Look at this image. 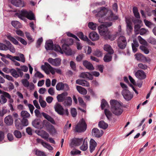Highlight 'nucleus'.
<instances>
[{
	"mask_svg": "<svg viewBox=\"0 0 156 156\" xmlns=\"http://www.w3.org/2000/svg\"><path fill=\"white\" fill-rule=\"evenodd\" d=\"M16 15L21 20L25 21L27 18L31 20L35 19L34 15L31 11H27L26 10H22L19 11L16 14Z\"/></svg>",
	"mask_w": 156,
	"mask_h": 156,
	"instance_id": "obj_1",
	"label": "nucleus"
},
{
	"mask_svg": "<svg viewBox=\"0 0 156 156\" xmlns=\"http://www.w3.org/2000/svg\"><path fill=\"white\" fill-rule=\"evenodd\" d=\"M111 110L112 113L116 115H121L123 112L120 104L116 100H112L110 101Z\"/></svg>",
	"mask_w": 156,
	"mask_h": 156,
	"instance_id": "obj_2",
	"label": "nucleus"
},
{
	"mask_svg": "<svg viewBox=\"0 0 156 156\" xmlns=\"http://www.w3.org/2000/svg\"><path fill=\"white\" fill-rule=\"evenodd\" d=\"M112 25V23L111 22H105L99 26L98 29L100 34L103 36L104 37L107 35L109 32L108 27L111 26Z\"/></svg>",
	"mask_w": 156,
	"mask_h": 156,
	"instance_id": "obj_3",
	"label": "nucleus"
},
{
	"mask_svg": "<svg viewBox=\"0 0 156 156\" xmlns=\"http://www.w3.org/2000/svg\"><path fill=\"white\" fill-rule=\"evenodd\" d=\"M87 128V124L85 121L82 119L78 123L75 127L76 132L80 133L84 132Z\"/></svg>",
	"mask_w": 156,
	"mask_h": 156,
	"instance_id": "obj_4",
	"label": "nucleus"
},
{
	"mask_svg": "<svg viewBox=\"0 0 156 156\" xmlns=\"http://www.w3.org/2000/svg\"><path fill=\"white\" fill-rule=\"evenodd\" d=\"M97 14H96L97 16L102 17L104 16L107 14H111V15H113L112 11L108 10L104 7H102L97 9Z\"/></svg>",
	"mask_w": 156,
	"mask_h": 156,
	"instance_id": "obj_5",
	"label": "nucleus"
},
{
	"mask_svg": "<svg viewBox=\"0 0 156 156\" xmlns=\"http://www.w3.org/2000/svg\"><path fill=\"white\" fill-rule=\"evenodd\" d=\"M55 111L59 114L62 115H68L69 112L67 109H64L61 105L58 103H56L55 106Z\"/></svg>",
	"mask_w": 156,
	"mask_h": 156,
	"instance_id": "obj_6",
	"label": "nucleus"
},
{
	"mask_svg": "<svg viewBox=\"0 0 156 156\" xmlns=\"http://www.w3.org/2000/svg\"><path fill=\"white\" fill-rule=\"evenodd\" d=\"M118 46L119 48L123 49L126 46L127 42L125 37L123 35L120 36L117 40Z\"/></svg>",
	"mask_w": 156,
	"mask_h": 156,
	"instance_id": "obj_7",
	"label": "nucleus"
},
{
	"mask_svg": "<svg viewBox=\"0 0 156 156\" xmlns=\"http://www.w3.org/2000/svg\"><path fill=\"white\" fill-rule=\"evenodd\" d=\"M56 89L57 90H64L67 91L69 90V87L68 84L64 83L62 82L58 83L56 86Z\"/></svg>",
	"mask_w": 156,
	"mask_h": 156,
	"instance_id": "obj_8",
	"label": "nucleus"
},
{
	"mask_svg": "<svg viewBox=\"0 0 156 156\" xmlns=\"http://www.w3.org/2000/svg\"><path fill=\"white\" fill-rule=\"evenodd\" d=\"M62 49L65 54L68 55H70L75 53L74 51H72L66 44H64L62 46Z\"/></svg>",
	"mask_w": 156,
	"mask_h": 156,
	"instance_id": "obj_9",
	"label": "nucleus"
},
{
	"mask_svg": "<svg viewBox=\"0 0 156 156\" xmlns=\"http://www.w3.org/2000/svg\"><path fill=\"white\" fill-rule=\"evenodd\" d=\"M83 141L82 138H73L71 140L69 146L71 148L78 146L80 145Z\"/></svg>",
	"mask_w": 156,
	"mask_h": 156,
	"instance_id": "obj_10",
	"label": "nucleus"
},
{
	"mask_svg": "<svg viewBox=\"0 0 156 156\" xmlns=\"http://www.w3.org/2000/svg\"><path fill=\"white\" fill-rule=\"evenodd\" d=\"M48 61L52 65L55 66H59L61 64V59L59 58L53 59L52 58H49Z\"/></svg>",
	"mask_w": 156,
	"mask_h": 156,
	"instance_id": "obj_11",
	"label": "nucleus"
},
{
	"mask_svg": "<svg viewBox=\"0 0 156 156\" xmlns=\"http://www.w3.org/2000/svg\"><path fill=\"white\" fill-rule=\"evenodd\" d=\"M122 94L124 98L127 101L130 100L133 97V94L127 89H123Z\"/></svg>",
	"mask_w": 156,
	"mask_h": 156,
	"instance_id": "obj_12",
	"label": "nucleus"
},
{
	"mask_svg": "<svg viewBox=\"0 0 156 156\" xmlns=\"http://www.w3.org/2000/svg\"><path fill=\"white\" fill-rule=\"evenodd\" d=\"M47 122L46 120H44L43 122L39 120H35L32 122L33 126L36 128L41 129L44 126V123Z\"/></svg>",
	"mask_w": 156,
	"mask_h": 156,
	"instance_id": "obj_13",
	"label": "nucleus"
},
{
	"mask_svg": "<svg viewBox=\"0 0 156 156\" xmlns=\"http://www.w3.org/2000/svg\"><path fill=\"white\" fill-rule=\"evenodd\" d=\"M7 94H9V93L0 89V94H2L0 96V102L1 104H4L7 102V100L6 98Z\"/></svg>",
	"mask_w": 156,
	"mask_h": 156,
	"instance_id": "obj_14",
	"label": "nucleus"
},
{
	"mask_svg": "<svg viewBox=\"0 0 156 156\" xmlns=\"http://www.w3.org/2000/svg\"><path fill=\"white\" fill-rule=\"evenodd\" d=\"M93 136L97 137H101L103 134V132L102 130H99L97 128H94L92 132Z\"/></svg>",
	"mask_w": 156,
	"mask_h": 156,
	"instance_id": "obj_15",
	"label": "nucleus"
},
{
	"mask_svg": "<svg viewBox=\"0 0 156 156\" xmlns=\"http://www.w3.org/2000/svg\"><path fill=\"white\" fill-rule=\"evenodd\" d=\"M135 76L138 79L143 80L145 79L146 77L145 72L141 70H138L135 73Z\"/></svg>",
	"mask_w": 156,
	"mask_h": 156,
	"instance_id": "obj_16",
	"label": "nucleus"
},
{
	"mask_svg": "<svg viewBox=\"0 0 156 156\" xmlns=\"http://www.w3.org/2000/svg\"><path fill=\"white\" fill-rule=\"evenodd\" d=\"M89 37L93 41H97L99 38V35L95 31H93L90 33Z\"/></svg>",
	"mask_w": 156,
	"mask_h": 156,
	"instance_id": "obj_17",
	"label": "nucleus"
},
{
	"mask_svg": "<svg viewBox=\"0 0 156 156\" xmlns=\"http://www.w3.org/2000/svg\"><path fill=\"white\" fill-rule=\"evenodd\" d=\"M68 95V93L66 92H64L62 93L58 94L57 96V98L59 102H62L64 101L66 99V97Z\"/></svg>",
	"mask_w": 156,
	"mask_h": 156,
	"instance_id": "obj_18",
	"label": "nucleus"
},
{
	"mask_svg": "<svg viewBox=\"0 0 156 156\" xmlns=\"http://www.w3.org/2000/svg\"><path fill=\"white\" fill-rule=\"evenodd\" d=\"M37 133L39 136H41L42 138L46 139L49 137V134L43 130H39L36 131Z\"/></svg>",
	"mask_w": 156,
	"mask_h": 156,
	"instance_id": "obj_19",
	"label": "nucleus"
},
{
	"mask_svg": "<svg viewBox=\"0 0 156 156\" xmlns=\"http://www.w3.org/2000/svg\"><path fill=\"white\" fill-rule=\"evenodd\" d=\"M48 65H50L47 62L44 63V65H42L41 66V69L44 70L45 72L47 74H49L50 73V72L51 73V69L49 68Z\"/></svg>",
	"mask_w": 156,
	"mask_h": 156,
	"instance_id": "obj_20",
	"label": "nucleus"
},
{
	"mask_svg": "<svg viewBox=\"0 0 156 156\" xmlns=\"http://www.w3.org/2000/svg\"><path fill=\"white\" fill-rule=\"evenodd\" d=\"M97 146V143L95 141L92 139H91L90 142V150L91 153H92L95 149Z\"/></svg>",
	"mask_w": 156,
	"mask_h": 156,
	"instance_id": "obj_21",
	"label": "nucleus"
},
{
	"mask_svg": "<svg viewBox=\"0 0 156 156\" xmlns=\"http://www.w3.org/2000/svg\"><path fill=\"white\" fill-rule=\"evenodd\" d=\"M80 76V77L83 78H87L90 80H92L93 77L91 74L88 72H84L81 73Z\"/></svg>",
	"mask_w": 156,
	"mask_h": 156,
	"instance_id": "obj_22",
	"label": "nucleus"
},
{
	"mask_svg": "<svg viewBox=\"0 0 156 156\" xmlns=\"http://www.w3.org/2000/svg\"><path fill=\"white\" fill-rule=\"evenodd\" d=\"M83 65L87 69L89 70H92L94 69L93 65L87 60H84L83 61Z\"/></svg>",
	"mask_w": 156,
	"mask_h": 156,
	"instance_id": "obj_23",
	"label": "nucleus"
},
{
	"mask_svg": "<svg viewBox=\"0 0 156 156\" xmlns=\"http://www.w3.org/2000/svg\"><path fill=\"white\" fill-rule=\"evenodd\" d=\"M53 44L52 41H48L46 42L45 47L47 50H53Z\"/></svg>",
	"mask_w": 156,
	"mask_h": 156,
	"instance_id": "obj_24",
	"label": "nucleus"
},
{
	"mask_svg": "<svg viewBox=\"0 0 156 156\" xmlns=\"http://www.w3.org/2000/svg\"><path fill=\"white\" fill-rule=\"evenodd\" d=\"M41 114L45 119H47L52 124H55V121L54 119L48 114L44 112L41 113Z\"/></svg>",
	"mask_w": 156,
	"mask_h": 156,
	"instance_id": "obj_25",
	"label": "nucleus"
},
{
	"mask_svg": "<svg viewBox=\"0 0 156 156\" xmlns=\"http://www.w3.org/2000/svg\"><path fill=\"white\" fill-rule=\"evenodd\" d=\"M76 83L85 87H89V84L88 82L85 80L78 79L76 81Z\"/></svg>",
	"mask_w": 156,
	"mask_h": 156,
	"instance_id": "obj_26",
	"label": "nucleus"
},
{
	"mask_svg": "<svg viewBox=\"0 0 156 156\" xmlns=\"http://www.w3.org/2000/svg\"><path fill=\"white\" fill-rule=\"evenodd\" d=\"M5 123L8 125H11L13 123V120L12 116L9 115L5 117L4 119Z\"/></svg>",
	"mask_w": 156,
	"mask_h": 156,
	"instance_id": "obj_27",
	"label": "nucleus"
},
{
	"mask_svg": "<svg viewBox=\"0 0 156 156\" xmlns=\"http://www.w3.org/2000/svg\"><path fill=\"white\" fill-rule=\"evenodd\" d=\"M11 3L17 7H23V2L21 0H12Z\"/></svg>",
	"mask_w": 156,
	"mask_h": 156,
	"instance_id": "obj_28",
	"label": "nucleus"
},
{
	"mask_svg": "<svg viewBox=\"0 0 156 156\" xmlns=\"http://www.w3.org/2000/svg\"><path fill=\"white\" fill-rule=\"evenodd\" d=\"M76 88L78 92L81 94L85 95L87 93V90L80 86H77Z\"/></svg>",
	"mask_w": 156,
	"mask_h": 156,
	"instance_id": "obj_29",
	"label": "nucleus"
},
{
	"mask_svg": "<svg viewBox=\"0 0 156 156\" xmlns=\"http://www.w3.org/2000/svg\"><path fill=\"white\" fill-rule=\"evenodd\" d=\"M104 50L108 52L110 54H113L114 53V51L112 49L110 45L109 44H105L104 47Z\"/></svg>",
	"mask_w": 156,
	"mask_h": 156,
	"instance_id": "obj_30",
	"label": "nucleus"
},
{
	"mask_svg": "<svg viewBox=\"0 0 156 156\" xmlns=\"http://www.w3.org/2000/svg\"><path fill=\"white\" fill-rule=\"evenodd\" d=\"M48 65V66H49V68L51 69V73L52 74H54L55 72L60 74L61 73V70L60 69L54 68L52 67L50 65Z\"/></svg>",
	"mask_w": 156,
	"mask_h": 156,
	"instance_id": "obj_31",
	"label": "nucleus"
},
{
	"mask_svg": "<svg viewBox=\"0 0 156 156\" xmlns=\"http://www.w3.org/2000/svg\"><path fill=\"white\" fill-rule=\"evenodd\" d=\"M64 105L66 106H70L72 103V99L70 97H67L66 99L65 100Z\"/></svg>",
	"mask_w": 156,
	"mask_h": 156,
	"instance_id": "obj_32",
	"label": "nucleus"
},
{
	"mask_svg": "<svg viewBox=\"0 0 156 156\" xmlns=\"http://www.w3.org/2000/svg\"><path fill=\"white\" fill-rule=\"evenodd\" d=\"M99 126L103 129H106L108 126V125L103 121H100L98 123Z\"/></svg>",
	"mask_w": 156,
	"mask_h": 156,
	"instance_id": "obj_33",
	"label": "nucleus"
},
{
	"mask_svg": "<svg viewBox=\"0 0 156 156\" xmlns=\"http://www.w3.org/2000/svg\"><path fill=\"white\" fill-rule=\"evenodd\" d=\"M78 36L82 40L88 42L90 41L88 39L87 36L84 35L82 32H80L79 33Z\"/></svg>",
	"mask_w": 156,
	"mask_h": 156,
	"instance_id": "obj_34",
	"label": "nucleus"
},
{
	"mask_svg": "<svg viewBox=\"0 0 156 156\" xmlns=\"http://www.w3.org/2000/svg\"><path fill=\"white\" fill-rule=\"evenodd\" d=\"M21 115L23 118H28L30 116V115L26 111H22L21 112Z\"/></svg>",
	"mask_w": 156,
	"mask_h": 156,
	"instance_id": "obj_35",
	"label": "nucleus"
},
{
	"mask_svg": "<svg viewBox=\"0 0 156 156\" xmlns=\"http://www.w3.org/2000/svg\"><path fill=\"white\" fill-rule=\"evenodd\" d=\"M133 12L134 15L137 19H140V15L138 12L137 8L136 7H134L133 8Z\"/></svg>",
	"mask_w": 156,
	"mask_h": 156,
	"instance_id": "obj_36",
	"label": "nucleus"
},
{
	"mask_svg": "<svg viewBox=\"0 0 156 156\" xmlns=\"http://www.w3.org/2000/svg\"><path fill=\"white\" fill-rule=\"evenodd\" d=\"M88 148L87 141L85 139L83 141V144L80 147V149L83 151H86Z\"/></svg>",
	"mask_w": 156,
	"mask_h": 156,
	"instance_id": "obj_37",
	"label": "nucleus"
},
{
	"mask_svg": "<svg viewBox=\"0 0 156 156\" xmlns=\"http://www.w3.org/2000/svg\"><path fill=\"white\" fill-rule=\"evenodd\" d=\"M11 24L14 27L16 28H20L21 27L20 23L17 21H12Z\"/></svg>",
	"mask_w": 156,
	"mask_h": 156,
	"instance_id": "obj_38",
	"label": "nucleus"
},
{
	"mask_svg": "<svg viewBox=\"0 0 156 156\" xmlns=\"http://www.w3.org/2000/svg\"><path fill=\"white\" fill-rule=\"evenodd\" d=\"M10 73L11 75L14 77L17 78L20 76L19 74L17 73V70L14 69H11Z\"/></svg>",
	"mask_w": 156,
	"mask_h": 156,
	"instance_id": "obj_39",
	"label": "nucleus"
},
{
	"mask_svg": "<svg viewBox=\"0 0 156 156\" xmlns=\"http://www.w3.org/2000/svg\"><path fill=\"white\" fill-rule=\"evenodd\" d=\"M0 74L4 77L6 78L9 80L11 81H14L13 78L11 76L9 75H5L4 73H3L1 70H0Z\"/></svg>",
	"mask_w": 156,
	"mask_h": 156,
	"instance_id": "obj_40",
	"label": "nucleus"
},
{
	"mask_svg": "<svg viewBox=\"0 0 156 156\" xmlns=\"http://www.w3.org/2000/svg\"><path fill=\"white\" fill-rule=\"evenodd\" d=\"M107 35H106V36L105 37L106 38H108L111 41L114 40L117 37L116 34H113V35H111L109 32Z\"/></svg>",
	"mask_w": 156,
	"mask_h": 156,
	"instance_id": "obj_41",
	"label": "nucleus"
},
{
	"mask_svg": "<svg viewBox=\"0 0 156 156\" xmlns=\"http://www.w3.org/2000/svg\"><path fill=\"white\" fill-rule=\"evenodd\" d=\"M8 39L10 40L13 44L16 45L18 44L19 42L14 37L11 35H9L7 36Z\"/></svg>",
	"mask_w": 156,
	"mask_h": 156,
	"instance_id": "obj_42",
	"label": "nucleus"
},
{
	"mask_svg": "<svg viewBox=\"0 0 156 156\" xmlns=\"http://www.w3.org/2000/svg\"><path fill=\"white\" fill-rule=\"evenodd\" d=\"M88 26L91 30H95L96 29L97 25L96 23L91 22L88 23Z\"/></svg>",
	"mask_w": 156,
	"mask_h": 156,
	"instance_id": "obj_43",
	"label": "nucleus"
},
{
	"mask_svg": "<svg viewBox=\"0 0 156 156\" xmlns=\"http://www.w3.org/2000/svg\"><path fill=\"white\" fill-rule=\"evenodd\" d=\"M110 54H107L104 56L103 60L105 62H108L111 60L112 57Z\"/></svg>",
	"mask_w": 156,
	"mask_h": 156,
	"instance_id": "obj_44",
	"label": "nucleus"
},
{
	"mask_svg": "<svg viewBox=\"0 0 156 156\" xmlns=\"http://www.w3.org/2000/svg\"><path fill=\"white\" fill-rule=\"evenodd\" d=\"M53 50L58 51L62 54L63 53V50H62L60 46L58 45H55L53 46Z\"/></svg>",
	"mask_w": 156,
	"mask_h": 156,
	"instance_id": "obj_45",
	"label": "nucleus"
},
{
	"mask_svg": "<svg viewBox=\"0 0 156 156\" xmlns=\"http://www.w3.org/2000/svg\"><path fill=\"white\" fill-rule=\"evenodd\" d=\"M101 106L102 109H103L105 108H107L109 107V105L108 103L104 99H103L102 100Z\"/></svg>",
	"mask_w": 156,
	"mask_h": 156,
	"instance_id": "obj_46",
	"label": "nucleus"
},
{
	"mask_svg": "<svg viewBox=\"0 0 156 156\" xmlns=\"http://www.w3.org/2000/svg\"><path fill=\"white\" fill-rule=\"evenodd\" d=\"M138 39L141 44L144 45H147V41L143 39L140 36H139L138 37Z\"/></svg>",
	"mask_w": 156,
	"mask_h": 156,
	"instance_id": "obj_47",
	"label": "nucleus"
},
{
	"mask_svg": "<svg viewBox=\"0 0 156 156\" xmlns=\"http://www.w3.org/2000/svg\"><path fill=\"white\" fill-rule=\"evenodd\" d=\"M93 55L98 57H101L102 56V53L99 50H97L93 53Z\"/></svg>",
	"mask_w": 156,
	"mask_h": 156,
	"instance_id": "obj_48",
	"label": "nucleus"
},
{
	"mask_svg": "<svg viewBox=\"0 0 156 156\" xmlns=\"http://www.w3.org/2000/svg\"><path fill=\"white\" fill-rule=\"evenodd\" d=\"M16 126L18 129H22L23 128V125L22 123H20L19 121L16 120L15 121Z\"/></svg>",
	"mask_w": 156,
	"mask_h": 156,
	"instance_id": "obj_49",
	"label": "nucleus"
},
{
	"mask_svg": "<svg viewBox=\"0 0 156 156\" xmlns=\"http://www.w3.org/2000/svg\"><path fill=\"white\" fill-rule=\"evenodd\" d=\"M91 48L90 47L88 46L87 47V46L85 47L84 52L86 53L87 54L89 55L92 52Z\"/></svg>",
	"mask_w": 156,
	"mask_h": 156,
	"instance_id": "obj_50",
	"label": "nucleus"
},
{
	"mask_svg": "<svg viewBox=\"0 0 156 156\" xmlns=\"http://www.w3.org/2000/svg\"><path fill=\"white\" fill-rule=\"evenodd\" d=\"M15 38L17 39L18 40L20 41L23 44L26 45L27 44V41L24 39L18 36L15 37Z\"/></svg>",
	"mask_w": 156,
	"mask_h": 156,
	"instance_id": "obj_51",
	"label": "nucleus"
},
{
	"mask_svg": "<svg viewBox=\"0 0 156 156\" xmlns=\"http://www.w3.org/2000/svg\"><path fill=\"white\" fill-rule=\"evenodd\" d=\"M49 130V132L51 134H54L56 132V130L54 128V126L52 125L50 126Z\"/></svg>",
	"mask_w": 156,
	"mask_h": 156,
	"instance_id": "obj_52",
	"label": "nucleus"
},
{
	"mask_svg": "<svg viewBox=\"0 0 156 156\" xmlns=\"http://www.w3.org/2000/svg\"><path fill=\"white\" fill-rule=\"evenodd\" d=\"M105 113L107 118L109 119L112 115L111 112L109 110L105 109Z\"/></svg>",
	"mask_w": 156,
	"mask_h": 156,
	"instance_id": "obj_53",
	"label": "nucleus"
},
{
	"mask_svg": "<svg viewBox=\"0 0 156 156\" xmlns=\"http://www.w3.org/2000/svg\"><path fill=\"white\" fill-rule=\"evenodd\" d=\"M148 33V30L144 28H142L140 30V34L141 35H143Z\"/></svg>",
	"mask_w": 156,
	"mask_h": 156,
	"instance_id": "obj_54",
	"label": "nucleus"
},
{
	"mask_svg": "<svg viewBox=\"0 0 156 156\" xmlns=\"http://www.w3.org/2000/svg\"><path fill=\"white\" fill-rule=\"evenodd\" d=\"M140 49L143 51L146 54H148L149 52V51L147 48L144 46H140Z\"/></svg>",
	"mask_w": 156,
	"mask_h": 156,
	"instance_id": "obj_55",
	"label": "nucleus"
},
{
	"mask_svg": "<svg viewBox=\"0 0 156 156\" xmlns=\"http://www.w3.org/2000/svg\"><path fill=\"white\" fill-rule=\"evenodd\" d=\"M21 81L23 86L26 87H28V85L30 83L29 81L26 79L22 80Z\"/></svg>",
	"mask_w": 156,
	"mask_h": 156,
	"instance_id": "obj_56",
	"label": "nucleus"
},
{
	"mask_svg": "<svg viewBox=\"0 0 156 156\" xmlns=\"http://www.w3.org/2000/svg\"><path fill=\"white\" fill-rule=\"evenodd\" d=\"M14 134L15 136L17 138H20L21 137V132L19 131H15Z\"/></svg>",
	"mask_w": 156,
	"mask_h": 156,
	"instance_id": "obj_57",
	"label": "nucleus"
},
{
	"mask_svg": "<svg viewBox=\"0 0 156 156\" xmlns=\"http://www.w3.org/2000/svg\"><path fill=\"white\" fill-rule=\"evenodd\" d=\"M23 126H27L28 125V122L27 119L23 118L21 121Z\"/></svg>",
	"mask_w": 156,
	"mask_h": 156,
	"instance_id": "obj_58",
	"label": "nucleus"
},
{
	"mask_svg": "<svg viewBox=\"0 0 156 156\" xmlns=\"http://www.w3.org/2000/svg\"><path fill=\"white\" fill-rule=\"evenodd\" d=\"M124 33L123 31H122L121 27L120 25H119L118 27V31L117 32V33L116 34L117 35H119L120 36L122 35Z\"/></svg>",
	"mask_w": 156,
	"mask_h": 156,
	"instance_id": "obj_59",
	"label": "nucleus"
},
{
	"mask_svg": "<svg viewBox=\"0 0 156 156\" xmlns=\"http://www.w3.org/2000/svg\"><path fill=\"white\" fill-rule=\"evenodd\" d=\"M81 152L79 150L74 149L71 151L70 153L72 155H75L80 154Z\"/></svg>",
	"mask_w": 156,
	"mask_h": 156,
	"instance_id": "obj_60",
	"label": "nucleus"
},
{
	"mask_svg": "<svg viewBox=\"0 0 156 156\" xmlns=\"http://www.w3.org/2000/svg\"><path fill=\"white\" fill-rule=\"evenodd\" d=\"M84 55L83 54H81L79 55L76 58V61L78 62L81 61L83 58Z\"/></svg>",
	"mask_w": 156,
	"mask_h": 156,
	"instance_id": "obj_61",
	"label": "nucleus"
},
{
	"mask_svg": "<svg viewBox=\"0 0 156 156\" xmlns=\"http://www.w3.org/2000/svg\"><path fill=\"white\" fill-rule=\"evenodd\" d=\"M136 59L137 60H140L143 55L140 53H137L135 55Z\"/></svg>",
	"mask_w": 156,
	"mask_h": 156,
	"instance_id": "obj_62",
	"label": "nucleus"
},
{
	"mask_svg": "<svg viewBox=\"0 0 156 156\" xmlns=\"http://www.w3.org/2000/svg\"><path fill=\"white\" fill-rule=\"evenodd\" d=\"M70 65L72 69L74 70H76V64L73 61H70Z\"/></svg>",
	"mask_w": 156,
	"mask_h": 156,
	"instance_id": "obj_63",
	"label": "nucleus"
},
{
	"mask_svg": "<svg viewBox=\"0 0 156 156\" xmlns=\"http://www.w3.org/2000/svg\"><path fill=\"white\" fill-rule=\"evenodd\" d=\"M43 39L42 37L39 38L37 40L36 43V47L37 48H39L43 41Z\"/></svg>",
	"mask_w": 156,
	"mask_h": 156,
	"instance_id": "obj_64",
	"label": "nucleus"
}]
</instances>
